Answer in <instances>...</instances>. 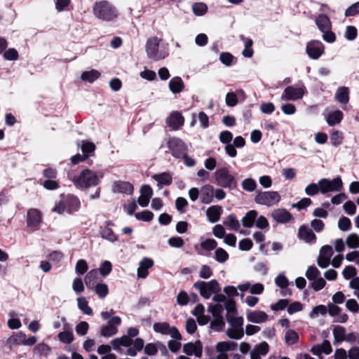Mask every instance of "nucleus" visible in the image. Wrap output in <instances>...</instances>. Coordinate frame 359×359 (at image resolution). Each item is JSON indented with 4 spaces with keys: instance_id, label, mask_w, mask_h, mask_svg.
Masks as SVG:
<instances>
[{
    "instance_id": "a211bd4d",
    "label": "nucleus",
    "mask_w": 359,
    "mask_h": 359,
    "mask_svg": "<svg viewBox=\"0 0 359 359\" xmlns=\"http://www.w3.org/2000/svg\"><path fill=\"white\" fill-rule=\"evenodd\" d=\"M184 122V117L182 114L178 111H173L167 118L168 125L174 130L180 128Z\"/></svg>"
},
{
    "instance_id": "412c9836",
    "label": "nucleus",
    "mask_w": 359,
    "mask_h": 359,
    "mask_svg": "<svg viewBox=\"0 0 359 359\" xmlns=\"http://www.w3.org/2000/svg\"><path fill=\"white\" fill-rule=\"evenodd\" d=\"M154 265V262L148 257L143 258L139 263L137 269V276L141 278H146L148 276V270Z\"/></svg>"
},
{
    "instance_id": "1a4fd4ad",
    "label": "nucleus",
    "mask_w": 359,
    "mask_h": 359,
    "mask_svg": "<svg viewBox=\"0 0 359 359\" xmlns=\"http://www.w3.org/2000/svg\"><path fill=\"white\" fill-rule=\"evenodd\" d=\"M168 147L172 156L177 158H180L188 151L187 145L184 141L178 137H171L168 140Z\"/></svg>"
},
{
    "instance_id": "0e129e2a",
    "label": "nucleus",
    "mask_w": 359,
    "mask_h": 359,
    "mask_svg": "<svg viewBox=\"0 0 359 359\" xmlns=\"http://www.w3.org/2000/svg\"><path fill=\"white\" fill-rule=\"evenodd\" d=\"M219 139L222 143L225 144L226 145L231 144V142L233 139V135L231 132L228 130H224L220 133Z\"/></svg>"
},
{
    "instance_id": "a19ab883",
    "label": "nucleus",
    "mask_w": 359,
    "mask_h": 359,
    "mask_svg": "<svg viewBox=\"0 0 359 359\" xmlns=\"http://www.w3.org/2000/svg\"><path fill=\"white\" fill-rule=\"evenodd\" d=\"M77 303L79 309L81 310L83 312V313L88 316L93 315V310L88 306V303L85 297H81L77 298Z\"/></svg>"
},
{
    "instance_id": "9b49d317",
    "label": "nucleus",
    "mask_w": 359,
    "mask_h": 359,
    "mask_svg": "<svg viewBox=\"0 0 359 359\" xmlns=\"http://www.w3.org/2000/svg\"><path fill=\"white\" fill-rule=\"evenodd\" d=\"M305 93L306 88L304 86L297 88L292 86H290L284 89L280 98L282 100L294 101L302 99Z\"/></svg>"
},
{
    "instance_id": "c03bdc74",
    "label": "nucleus",
    "mask_w": 359,
    "mask_h": 359,
    "mask_svg": "<svg viewBox=\"0 0 359 359\" xmlns=\"http://www.w3.org/2000/svg\"><path fill=\"white\" fill-rule=\"evenodd\" d=\"M333 335L334 338V344L337 342L344 341L345 339V328L341 326H337L333 330Z\"/></svg>"
},
{
    "instance_id": "72a5a7b5",
    "label": "nucleus",
    "mask_w": 359,
    "mask_h": 359,
    "mask_svg": "<svg viewBox=\"0 0 359 359\" xmlns=\"http://www.w3.org/2000/svg\"><path fill=\"white\" fill-rule=\"evenodd\" d=\"M25 337H26V334L22 332H19L15 334H13L9 338H8L6 344L9 346V348L23 344Z\"/></svg>"
},
{
    "instance_id": "f257e3e1",
    "label": "nucleus",
    "mask_w": 359,
    "mask_h": 359,
    "mask_svg": "<svg viewBox=\"0 0 359 359\" xmlns=\"http://www.w3.org/2000/svg\"><path fill=\"white\" fill-rule=\"evenodd\" d=\"M102 177V175H98L97 172L85 169L81 172L79 176H74L72 178V182L76 188L88 189L97 185Z\"/></svg>"
},
{
    "instance_id": "7ed1b4c3",
    "label": "nucleus",
    "mask_w": 359,
    "mask_h": 359,
    "mask_svg": "<svg viewBox=\"0 0 359 359\" xmlns=\"http://www.w3.org/2000/svg\"><path fill=\"white\" fill-rule=\"evenodd\" d=\"M161 41V39L157 36H151L147 40L145 49L149 58L157 61L168 55V50L160 47Z\"/></svg>"
},
{
    "instance_id": "4d7b16f0",
    "label": "nucleus",
    "mask_w": 359,
    "mask_h": 359,
    "mask_svg": "<svg viewBox=\"0 0 359 359\" xmlns=\"http://www.w3.org/2000/svg\"><path fill=\"white\" fill-rule=\"evenodd\" d=\"M89 329V325L86 321H81L76 325L75 330L77 334L83 336L87 334Z\"/></svg>"
},
{
    "instance_id": "6e6552de",
    "label": "nucleus",
    "mask_w": 359,
    "mask_h": 359,
    "mask_svg": "<svg viewBox=\"0 0 359 359\" xmlns=\"http://www.w3.org/2000/svg\"><path fill=\"white\" fill-rule=\"evenodd\" d=\"M230 325L226 330L227 336L233 339H240L244 336V330L243 327V318L238 316L226 320Z\"/></svg>"
},
{
    "instance_id": "49530a36",
    "label": "nucleus",
    "mask_w": 359,
    "mask_h": 359,
    "mask_svg": "<svg viewBox=\"0 0 359 359\" xmlns=\"http://www.w3.org/2000/svg\"><path fill=\"white\" fill-rule=\"evenodd\" d=\"M225 326L223 316L214 317L213 320L210 323V327L217 332L222 331Z\"/></svg>"
},
{
    "instance_id": "4468645a",
    "label": "nucleus",
    "mask_w": 359,
    "mask_h": 359,
    "mask_svg": "<svg viewBox=\"0 0 359 359\" xmlns=\"http://www.w3.org/2000/svg\"><path fill=\"white\" fill-rule=\"evenodd\" d=\"M306 53L313 60L318 59L324 53V46L318 40H311L307 43Z\"/></svg>"
},
{
    "instance_id": "a18cd8bd",
    "label": "nucleus",
    "mask_w": 359,
    "mask_h": 359,
    "mask_svg": "<svg viewBox=\"0 0 359 359\" xmlns=\"http://www.w3.org/2000/svg\"><path fill=\"white\" fill-rule=\"evenodd\" d=\"M215 259L219 263H224L229 259V254L222 248H218L215 252Z\"/></svg>"
},
{
    "instance_id": "2eb2a0df",
    "label": "nucleus",
    "mask_w": 359,
    "mask_h": 359,
    "mask_svg": "<svg viewBox=\"0 0 359 359\" xmlns=\"http://www.w3.org/2000/svg\"><path fill=\"white\" fill-rule=\"evenodd\" d=\"M41 222V213L38 209L31 208L27 211V224L29 227L36 230Z\"/></svg>"
},
{
    "instance_id": "58836bf2",
    "label": "nucleus",
    "mask_w": 359,
    "mask_h": 359,
    "mask_svg": "<svg viewBox=\"0 0 359 359\" xmlns=\"http://www.w3.org/2000/svg\"><path fill=\"white\" fill-rule=\"evenodd\" d=\"M99 232L101 237L104 240H107L111 243H114L117 241L116 236L114 234V231L110 228H100Z\"/></svg>"
},
{
    "instance_id": "c756f323",
    "label": "nucleus",
    "mask_w": 359,
    "mask_h": 359,
    "mask_svg": "<svg viewBox=\"0 0 359 359\" xmlns=\"http://www.w3.org/2000/svg\"><path fill=\"white\" fill-rule=\"evenodd\" d=\"M343 118V113L340 110H334L328 113L326 116V121L329 126H334L341 122Z\"/></svg>"
},
{
    "instance_id": "37998d69",
    "label": "nucleus",
    "mask_w": 359,
    "mask_h": 359,
    "mask_svg": "<svg viewBox=\"0 0 359 359\" xmlns=\"http://www.w3.org/2000/svg\"><path fill=\"white\" fill-rule=\"evenodd\" d=\"M193 13L197 16L205 15L208 11V6L205 3L197 2L192 5Z\"/></svg>"
},
{
    "instance_id": "79ce46f5",
    "label": "nucleus",
    "mask_w": 359,
    "mask_h": 359,
    "mask_svg": "<svg viewBox=\"0 0 359 359\" xmlns=\"http://www.w3.org/2000/svg\"><path fill=\"white\" fill-rule=\"evenodd\" d=\"M97 278V271L96 270H91L90 271L86 276H85V284L86 285L93 289L95 286V280Z\"/></svg>"
},
{
    "instance_id": "6e6d98bb",
    "label": "nucleus",
    "mask_w": 359,
    "mask_h": 359,
    "mask_svg": "<svg viewBox=\"0 0 359 359\" xmlns=\"http://www.w3.org/2000/svg\"><path fill=\"white\" fill-rule=\"evenodd\" d=\"M154 217V214L149 210H144L141 212H137L135 214V218L137 220H141L144 222H150L152 220Z\"/></svg>"
},
{
    "instance_id": "39448f33",
    "label": "nucleus",
    "mask_w": 359,
    "mask_h": 359,
    "mask_svg": "<svg viewBox=\"0 0 359 359\" xmlns=\"http://www.w3.org/2000/svg\"><path fill=\"white\" fill-rule=\"evenodd\" d=\"M281 199V196L278 191H259L255 196V202L257 204L272 207L277 205Z\"/></svg>"
},
{
    "instance_id": "4c0bfd02",
    "label": "nucleus",
    "mask_w": 359,
    "mask_h": 359,
    "mask_svg": "<svg viewBox=\"0 0 359 359\" xmlns=\"http://www.w3.org/2000/svg\"><path fill=\"white\" fill-rule=\"evenodd\" d=\"M225 309L226 310V320L236 318L237 309L236 307V302L234 300L230 299L225 302Z\"/></svg>"
},
{
    "instance_id": "bb28decb",
    "label": "nucleus",
    "mask_w": 359,
    "mask_h": 359,
    "mask_svg": "<svg viewBox=\"0 0 359 359\" xmlns=\"http://www.w3.org/2000/svg\"><path fill=\"white\" fill-rule=\"evenodd\" d=\"M113 191L114 193L131 194L133 191V186L128 182H116L113 185Z\"/></svg>"
},
{
    "instance_id": "a878e982",
    "label": "nucleus",
    "mask_w": 359,
    "mask_h": 359,
    "mask_svg": "<svg viewBox=\"0 0 359 359\" xmlns=\"http://www.w3.org/2000/svg\"><path fill=\"white\" fill-rule=\"evenodd\" d=\"M213 187L210 185L203 186L200 191V200L202 203L208 204L212 201Z\"/></svg>"
},
{
    "instance_id": "3c124183",
    "label": "nucleus",
    "mask_w": 359,
    "mask_h": 359,
    "mask_svg": "<svg viewBox=\"0 0 359 359\" xmlns=\"http://www.w3.org/2000/svg\"><path fill=\"white\" fill-rule=\"evenodd\" d=\"M343 138L344 137L342 133L338 130H335L332 132L330 135L331 144L333 146L337 147L342 143Z\"/></svg>"
},
{
    "instance_id": "f03ea898",
    "label": "nucleus",
    "mask_w": 359,
    "mask_h": 359,
    "mask_svg": "<svg viewBox=\"0 0 359 359\" xmlns=\"http://www.w3.org/2000/svg\"><path fill=\"white\" fill-rule=\"evenodd\" d=\"M93 11L97 18L104 21H111L118 16L116 8L107 1L96 2Z\"/></svg>"
},
{
    "instance_id": "cd10ccee",
    "label": "nucleus",
    "mask_w": 359,
    "mask_h": 359,
    "mask_svg": "<svg viewBox=\"0 0 359 359\" xmlns=\"http://www.w3.org/2000/svg\"><path fill=\"white\" fill-rule=\"evenodd\" d=\"M298 235L300 239L306 243H311L316 240V237L313 231L305 226H302L299 229Z\"/></svg>"
},
{
    "instance_id": "e2e57ef3",
    "label": "nucleus",
    "mask_w": 359,
    "mask_h": 359,
    "mask_svg": "<svg viewBox=\"0 0 359 359\" xmlns=\"http://www.w3.org/2000/svg\"><path fill=\"white\" fill-rule=\"evenodd\" d=\"M112 269V265L110 262L109 261H104L100 268L99 271L103 276H106L109 275Z\"/></svg>"
},
{
    "instance_id": "bf43d9fd",
    "label": "nucleus",
    "mask_w": 359,
    "mask_h": 359,
    "mask_svg": "<svg viewBox=\"0 0 359 359\" xmlns=\"http://www.w3.org/2000/svg\"><path fill=\"white\" fill-rule=\"evenodd\" d=\"M351 220L346 217H342L338 222V227L343 231H348L351 228Z\"/></svg>"
},
{
    "instance_id": "864d4df0",
    "label": "nucleus",
    "mask_w": 359,
    "mask_h": 359,
    "mask_svg": "<svg viewBox=\"0 0 359 359\" xmlns=\"http://www.w3.org/2000/svg\"><path fill=\"white\" fill-rule=\"evenodd\" d=\"M320 273L315 266H310L308 267L305 276L309 280H315L319 277Z\"/></svg>"
},
{
    "instance_id": "774afa93",
    "label": "nucleus",
    "mask_w": 359,
    "mask_h": 359,
    "mask_svg": "<svg viewBox=\"0 0 359 359\" xmlns=\"http://www.w3.org/2000/svg\"><path fill=\"white\" fill-rule=\"evenodd\" d=\"M346 308L353 312L358 313L359 311V304L354 299H351L346 301Z\"/></svg>"
},
{
    "instance_id": "2f4dec72",
    "label": "nucleus",
    "mask_w": 359,
    "mask_h": 359,
    "mask_svg": "<svg viewBox=\"0 0 359 359\" xmlns=\"http://www.w3.org/2000/svg\"><path fill=\"white\" fill-rule=\"evenodd\" d=\"M132 345H133V347H129L127 349L126 354L134 357L137 355V352L142 351L144 348V341L141 338H136L133 341Z\"/></svg>"
},
{
    "instance_id": "ddd939ff",
    "label": "nucleus",
    "mask_w": 359,
    "mask_h": 359,
    "mask_svg": "<svg viewBox=\"0 0 359 359\" xmlns=\"http://www.w3.org/2000/svg\"><path fill=\"white\" fill-rule=\"evenodd\" d=\"M121 323V319L119 316H114L111 318L107 325L100 327V336L104 337H109L115 335L118 332L117 326Z\"/></svg>"
},
{
    "instance_id": "6ab92c4d",
    "label": "nucleus",
    "mask_w": 359,
    "mask_h": 359,
    "mask_svg": "<svg viewBox=\"0 0 359 359\" xmlns=\"http://www.w3.org/2000/svg\"><path fill=\"white\" fill-rule=\"evenodd\" d=\"M153 194L152 189L149 185H143L140 189V196L137 199L139 205L147 207Z\"/></svg>"
},
{
    "instance_id": "338daca9",
    "label": "nucleus",
    "mask_w": 359,
    "mask_h": 359,
    "mask_svg": "<svg viewBox=\"0 0 359 359\" xmlns=\"http://www.w3.org/2000/svg\"><path fill=\"white\" fill-rule=\"evenodd\" d=\"M275 283L279 287L285 289L288 286L289 281L285 276L279 274L275 279Z\"/></svg>"
},
{
    "instance_id": "680f3d73",
    "label": "nucleus",
    "mask_w": 359,
    "mask_h": 359,
    "mask_svg": "<svg viewBox=\"0 0 359 359\" xmlns=\"http://www.w3.org/2000/svg\"><path fill=\"white\" fill-rule=\"evenodd\" d=\"M357 274V271L355 267L352 266H346L342 272V275L344 278L346 280H348L350 278H353L355 277Z\"/></svg>"
},
{
    "instance_id": "69168bd1",
    "label": "nucleus",
    "mask_w": 359,
    "mask_h": 359,
    "mask_svg": "<svg viewBox=\"0 0 359 359\" xmlns=\"http://www.w3.org/2000/svg\"><path fill=\"white\" fill-rule=\"evenodd\" d=\"M359 13V1L353 4L345 11L344 15L346 17L354 16Z\"/></svg>"
},
{
    "instance_id": "09e8293b",
    "label": "nucleus",
    "mask_w": 359,
    "mask_h": 359,
    "mask_svg": "<svg viewBox=\"0 0 359 359\" xmlns=\"http://www.w3.org/2000/svg\"><path fill=\"white\" fill-rule=\"evenodd\" d=\"M242 188L247 191L252 192L254 191L257 185L255 180L252 178L245 179L241 183Z\"/></svg>"
},
{
    "instance_id": "473e14b6",
    "label": "nucleus",
    "mask_w": 359,
    "mask_h": 359,
    "mask_svg": "<svg viewBox=\"0 0 359 359\" xmlns=\"http://www.w3.org/2000/svg\"><path fill=\"white\" fill-rule=\"evenodd\" d=\"M239 38L245 43V48L242 52L243 55L245 57H251L253 55L252 44L253 41L250 38H245L244 35L241 34Z\"/></svg>"
},
{
    "instance_id": "20e7f679",
    "label": "nucleus",
    "mask_w": 359,
    "mask_h": 359,
    "mask_svg": "<svg viewBox=\"0 0 359 359\" xmlns=\"http://www.w3.org/2000/svg\"><path fill=\"white\" fill-rule=\"evenodd\" d=\"M80 201L73 195L62 196V199L57 202L53 209V211L59 214L65 212L72 213L80 208Z\"/></svg>"
},
{
    "instance_id": "13d9d810",
    "label": "nucleus",
    "mask_w": 359,
    "mask_h": 359,
    "mask_svg": "<svg viewBox=\"0 0 359 359\" xmlns=\"http://www.w3.org/2000/svg\"><path fill=\"white\" fill-rule=\"evenodd\" d=\"M327 313V309L323 305H318L315 306L312 311H311L309 316L311 318H315L318 316V315H325Z\"/></svg>"
},
{
    "instance_id": "b1692460",
    "label": "nucleus",
    "mask_w": 359,
    "mask_h": 359,
    "mask_svg": "<svg viewBox=\"0 0 359 359\" xmlns=\"http://www.w3.org/2000/svg\"><path fill=\"white\" fill-rule=\"evenodd\" d=\"M222 213V208L219 205H212L206 210V216L211 223H215L219 221Z\"/></svg>"
},
{
    "instance_id": "de8ad7c7",
    "label": "nucleus",
    "mask_w": 359,
    "mask_h": 359,
    "mask_svg": "<svg viewBox=\"0 0 359 359\" xmlns=\"http://www.w3.org/2000/svg\"><path fill=\"white\" fill-rule=\"evenodd\" d=\"M59 340L64 344H70L74 340L72 330L63 331L57 334Z\"/></svg>"
},
{
    "instance_id": "4be33fe9",
    "label": "nucleus",
    "mask_w": 359,
    "mask_h": 359,
    "mask_svg": "<svg viewBox=\"0 0 359 359\" xmlns=\"http://www.w3.org/2000/svg\"><path fill=\"white\" fill-rule=\"evenodd\" d=\"M311 353L317 356H320L322 353L328 355L332 353V348L328 340H324L320 344H316L311 349Z\"/></svg>"
},
{
    "instance_id": "9d476101",
    "label": "nucleus",
    "mask_w": 359,
    "mask_h": 359,
    "mask_svg": "<svg viewBox=\"0 0 359 359\" xmlns=\"http://www.w3.org/2000/svg\"><path fill=\"white\" fill-rule=\"evenodd\" d=\"M320 192L325 194L331 191H339L342 189L343 183L340 177H335L332 180L323 178L318 181Z\"/></svg>"
},
{
    "instance_id": "f3484780",
    "label": "nucleus",
    "mask_w": 359,
    "mask_h": 359,
    "mask_svg": "<svg viewBox=\"0 0 359 359\" xmlns=\"http://www.w3.org/2000/svg\"><path fill=\"white\" fill-rule=\"evenodd\" d=\"M271 216L276 222L280 224L287 223L292 218L291 214L283 208L273 210L271 213Z\"/></svg>"
},
{
    "instance_id": "393cba45",
    "label": "nucleus",
    "mask_w": 359,
    "mask_h": 359,
    "mask_svg": "<svg viewBox=\"0 0 359 359\" xmlns=\"http://www.w3.org/2000/svg\"><path fill=\"white\" fill-rule=\"evenodd\" d=\"M269 345L266 342L263 341L255 347L250 352L251 359H260L262 355H265L269 352Z\"/></svg>"
},
{
    "instance_id": "7c9ffc66",
    "label": "nucleus",
    "mask_w": 359,
    "mask_h": 359,
    "mask_svg": "<svg viewBox=\"0 0 359 359\" xmlns=\"http://www.w3.org/2000/svg\"><path fill=\"white\" fill-rule=\"evenodd\" d=\"M257 217V212L256 210H250L241 219L243 226L246 228H251L253 226Z\"/></svg>"
},
{
    "instance_id": "dca6fc26",
    "label": "nucleus",
    "mask_w": 359,
    "mask_h": 359,
    "mask_svg": "<svg viewBox=\"0 0 359 359\" xmlns=\"http://www.w3.org/2000/svg\"><path fill=\"white\" fill-rule=\"evenodd\" d=\"M183 352L187 355H194L196 357L201 358L203 352V346L200 341H196L194 344L189 342L184 344Z\"/></svg>"
},
{
    "instance_id": "f8f14e48",
    "label": "nucleus",
    "mask_w": 359,
    "mask_h": 359,
    "mask_svg": "<svg viewBox=\"0 0 359 359\" xmlns=\"http://www.w3.org/2000/svg\"><path fill=\"white\" fill-rule=\"evenodd\" d=\"M153 328L156 332L170 335L176 340L182 339V336L178 330L175 327H170L168 323H156L154 324Z\"/></svg>"
},
{
    "instance_id": "ea45409f",
    "label": "nucleus",
    "mask_w": 359,
    "mask_h": 359,
    "mask_svg": "<svg viewBox=\"0 0 359 359\" xmlns=\"http://www.w3.org/2000/svg\"><path fill=\"white\" fill-rule=\"evenodd\" d=\"M100 76V73L95 69H92L90 71H86L82 73L81 79L83 81H88L92 83L97 79Z\"/></svg>"
},
{
    "instance_id": "c9c22d12",
    "label": "nucleus",
    "mask_w": 359,
    "mask_h": 359,
    "mask_svg": "<svg viewBox=\"0 0 359 359\" xmlns=\"http://www.w3.org/2000/svg\"><path fill=\"white\" fill-rule=\"evenodd\" d=\"M316 25L318 29L322 31H327L331 29V22L329 18L323 14L318 16L316 20Z\"/></svg>"
},
{
    "instance_id": "5fc2aeb1",
    "label": "nucleus",
    "mask_w": 359,
    "mask_h": 359,
    "mask_svg": "<svg viewBox=\"0 0 359 359\" xmlns=\"http://www.w3.org/2000/svg\"><path fill=\"white\" fill-rule=\"evenodd\" d=\"M298 339L297 333L292 330H289L285 334V339L287 344L292 345L295 344L298 341Z\"/></svg>"
},
{
    "instance_id": "603ef678",
    "label": "nucleus",
    "mask_w": 359,
    "mask_h": 359,
    "mask_svg": "<svg viewBox=\"0 0 359 359\" xmlns=\"http://www.w3.org/2000/svg\"><path fill=\"white\" fill-rule=\"evenodd\" d=\"M346 243L350 248H357L359 247V236L356 233H351Z\"/></svg>"
},
{
    "instance_id": "c85d7f7f",
    "label": "nucleus",
    "mask_w": 359,
    "mask_h": 359,
    "mask_svg": "<svg viewBox=\"0 0 359 359\" xmlns=\"http://www.w3.org/2000/svg\"><path fill=\"white\" fill-rule=\"evenodd\" d=\"M184 88V82L182 79L179 76H175L172 78L169 81V89L174 94L182 92Z\"/></svg>"
},
{
    "instance_id": "f704fd0d",
    "label": "nucleus",
    "mask_w": 359,
    "mask_h": 359,
    "mask_svg": "<svg viewBox=\"0 0 359 359\" xmlns=\"http://www.w3.org/2000/svg\"><path fill=\"white\" fill-rule=\"evenodd\" d=\"M223 224L228 226L229 229L233 231H238L240 229V223L233 214L228 215L224 220Z\"/></svg>"
},
{
    "instance_id": "052dcab7",
    "label": "nucleus",
    "mask_w": 359,
    "mask_h": 359,
    "mask_svg": "<svg viewBox=\"0 0 359 359\" xmlns=\"http://www.w3.org/2000/svg\"><path fill=\"white\" fill-rule=\"evenodd\" d=\"M88 269L87 262L84 259H79L75 266V271L77 273L83 275L84 274Z\"/></svg>"
},
{
    "instance_id": "8fccbe9b",
    "label": "nucleus",
    "mask_w": 359,
    "mask_h": 359,
    "mask_svg": "<svg viewBox=\"0 0 359 359\" xmlns=\"http://www.w3.org/2000/svg\"><path fill=\"white\" fill-rule=\"evenodd\" d=\"M95 292L100 298L104 299L109 293L108 286L105 283H97L95 285Z\"/></svg>"
},
{
    "instance_id": "423d86ee",
    "label": "nucleus",
    "mask_w": 359,
    "mask_h": 359,
    "mask_svg": "<svg viewBox=\"0 0 359 359\" xmlns=\"http://www.w3.org/2000/svg\"><path fill=\"white\" fill-rule=\"evenodd\" d=\"M215 180L219 186L230 189L237 187V180L231 175L226 168L218 169L215 172Z\"/></svg>"
},
{
    "instance_id": "0eeeda50",
    "label": "nucleus",
    "mask_w": 359,
    "mask_h": 359,
    "mask_svg": "<svg viewBox=\"0 0 359 359\" xmlns=\"http://www.w3.org/2000/svg\"><path fill=\"white\" fill-rule=\"evenodd\" d=\"M194 287L197 289L201 295L205 299H209L213 293L220 292L219 285L215 279H212L208 282L202 280L197 281L194 283Z\"/></svg>"
},
{
    "instance_id": "aec40b11",
    "label": "nucleus",
    "mask_w": 359,
    "mask_h": 359,
    "mask_svg": "<svg viewBox=\"0 0 359 359\" xmlns=\"http://www.w3.org/2000/svg\"><path fill=\"white\" fill-rule=\"evenodd\" d=\"M153 179L156 182L157 187L161 189L164 186H169L172 182V177L170 172H163L153 175Z\"/></svg>"
},
{
    "instance_id": "5701e85b",
    "label": "nucleus",
    "mask_w": 359,
    "mask_h": 359,
    "mask_svg": "<svg viewBox=\"0 0 359 359\" xmlns=\"http://www.w3.org/2000/svg\"><path fill=\"white\" fill-rule=\"evenodd\" d=\"M268 315L262 311H250L247 314V319L253 323H262L268 320Z\"/></svg>"
},
{
    "instance_id": "e433bc0d",
    "label": "nucleus",
    "mask_w": 359,
    "mask_h": 359,
    "mask_svg": "<svg viewBox=\"0 0 359 359\" xmlns=\"http://www.w3.org/2000/svg\"><path fill=\"white\" fill-rule=\"evenodd\" d=\"M349 91L347 87H340L335 93V99L341 104H347L349 100Z\"/></svg>"
}]
</instances>
